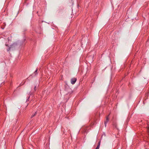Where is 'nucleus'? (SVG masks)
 Returning <instances> with one entry per match:
<instances>
[{
  "label": "nucleus",
  "mask_w": 149,
  "mask_h": 149,
  "mask_svg": "<svg viewBox=\"0 0 149 149\" xmlns=\"http://www.w3.org/2000/svg\"><path fill=\"white\" fill-rule=\"evenodd\" d=\"M37 69L35 71L34 74H33V75H36L37 74Z\"/></svg>",
  "instance_id": "39448f33"
},
{
  "label": "nucleus",
  "mask_w": 149,
  "mask_h": 149,
  "mask_svg": "<svg viewBox=\"0 0 149 149\" xmlns=\"http://www.w3.org/2000/svg\"><path fill=\"white\" fill-rule=\"evenodd\" d=\"M91 58H92V59H93V56H91Z\"/></svg>",
  "instance_id": "9d476101"
},
{
  "label": "nucleus",
  "mask_w": 149,
  "mask_h": 149,
  "mask_svg": "<svg viewBox=\"0 0 149 149\" xmlns=\"http://www.w3.org/2000/svg\"><path fill=\"white\" fill-rule=\"evenodd\" d=\"M36 86H34L33 89L31 90L32 93L34 92H35L36 91Z\"/></svg>",
  "instance_id": "20e7f679"
},
{
  "label": "nucleus",
  "mask_w": 149,
  "mask_h": 149,
  "mask_svg": "<svg viewBox=\"0 0 149 149\" xmlns=\"http://www.w3.org/2000/svg\"><path fill=\"white\" fill-rule=\"evenodd\" d=\"M109 121V118L108 117V116L106 117V120L104 121V124L105 125V127L106 126V124L108 123V122Z\"/></svg>",
  "instance_id": "7ed1b4c3"
},
{
  "label": "nucleus",
  "mask_w": 149,
  "mask_h": 149,
  "mask_svg": "<svg viewBox=\"0 0 149 149\" xmlns=\"http://www.w3.org/2000/svg\"><path fill=\"white\" fill-rule=\"evenodd\" d=\"M76 81H77V79L76 78H72L71 79V83L72 84H75V83L76 82Z\"/></svg>",
  "instance_id": "f03ea898"
},
{
  "label": "nucleus",
  "mask_w": 149,
  "mask_h": 149,
  "mask_svg": "<svg viewBox=\"0 0 149 149\" xmlns=\"http://www.w3.org/2000/svg\"><path fill=\"white\" fill-rule=\"evenodd\" d=\"M100 146H99V145H97L95 149H99L100 148Z\"/></svg>",
  "instance_id": "0eeeda50"
},
{
  "label": "nucleus",
  "mask_w": 149,
  "mask_h": 149,
  "mask_svg": "<svg viewBox=\"0 0 149 149\" xmlns=\"http://www.w3.org/2000/svg\"><path fill=\"white\" fill-rule=\"evenodd\" d=\"M17 45V43H14L12 45H10V47L8 49H7V51H9L10 50H13L16 47V46Z\"/></svg>",
  "instance_id": "f257e3e1"
},
{
  "label": "nucleus",
  "mask_w": 149,
  "mask_h": 149,
  "mask_svg": "<svg viewBox=\"0 0 149 149\" xmlns=\"http://www.w3.org/2000/svg\"><path fill=\"white\" fill-rule=\"evenodd\" d=\"M37 113V112H35L34 114V115H33L31 116V118H32L33 117H34Z\"/></svg>",
  "instance_id": "423d86ee"
},
{
  "label": "nucleus",
  "mask_w": 149,
  "mask_h": 149,
  "mask_svg": "<svg viewBox=\"0 0 149 149\" xmlns=\"http://www.w3.org/2000/svg\"><path fill=\"white\" fill-rule=\"evenodd\" d=\"M29 97H28V99H27V100L26 101H28V100L29 99Z\"/></svg>",
  "instance_id": "1a4fd4ad"
},
{
  "label": "nucleus",
  "mask_w": 149,
  "mask_h": 149,
  "mask_svg": "<svg viewBox=\"0 0 149 149\" xmlns=\"http://www.w3.org/2000/svg\"><path fill=\"white\" fill-rule=\"evenodd\" d=\"M30 93H31V92L29 91V94H30Z\"/></svg>",
  "instance_id": "9b49d317"
},
{
  "label": "nucleus",
  "mask_w": 149,
  "mask_h": 149,
  "mask_svg": "<svg viewBox=\"0 0 149 149\" xmlns=\"http://www.w3.org/2000/svg\"><path fill=\"white\" fill-rule=\"evenodd\" d=\"M100 141H99V142H98V145H99V146H100Z\"/></svg>",
  "instance_id": "6e6552de"
}]
</instances>
